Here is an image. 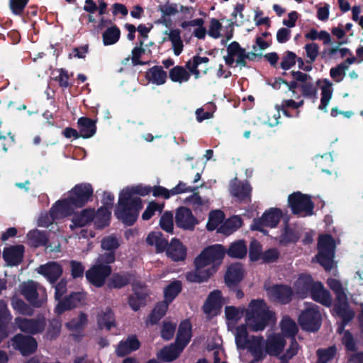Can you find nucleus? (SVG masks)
I'll use <instances>...</instances> for the list:
<instances>
[{
    "label": "nucleus",
    "mask_w": 363,
    "mask_h": 363,
    "mask_svg": "<svg viewBox=\"0 0 363 363\" xmlns=\"http://www.w3.org/2000/svg\"><path fill=\"white\" fill-rule=\"evenodd\" d=\"M245 313L247 325L252 331L263 330L269 321H274V314L269 310L266 303L262 299L252 300L248 308L227 306L225 314L229 324H234L239 321Z\"/></svg>",
    "instance_id": "f257e3e1"
},
{
    "label": "nucleus",
    "mask_w": 363,
    "mask_h": 363,
    "mask_svg": "<svg viewBox=\"0 0 363 363\" xmlns=\"http://www.w3.org/2000/svg\"><path fill=\"white\" fill-rule=\"evenodd\" d=\"M224 254L225 250L220 245L206 248L195 259V270L186 274L187 280L196 283L207 281L216 272Z\"/></svg>",
    "instance_id": "f03ea898"
},
{
    "label": "nucleus",
    "mask_w": 363,
    "mask_h": 363,
    "mask_svg": "<svg viewBox=\"0 0 363 363\" xmlns=\"http://www.w3.org/2000/svg\"><path fill=\"white\" fill-rule=\"evenodd\" d=\"M208 62L209 59L207 57L194 56L186 63V67L189 72L182 66H176L170 69L169 73V78L174 82L182 84L189 80L190 73H191L196 79H199L201 74L199 69V66L204 65L203 72L206 74L208 71L206 65Z\"/></svg>",
    "instance_id": "7ed1b4c3"
},
{
    "label": "nucleus",
    "mask_w": 363,
    "mask_h": 363,
    "mask_svg": "<svg viewBox=\"0 0 363 363\" xmlns=\"http://www.w3.org/2000/svg\"><path fill=\"white\" fill-rule=\"evenodd\" d=\"M114 261L115 255L113 252L100 255L94 265L86 271V277L87 280L95 286H101L106 279L111 273V268L108 264Z\"/></svg>",
    "instance_id": "20e7f679"
},
{
    "label": "nucleus",
    "mask_w": 363,
    "mask_h": 363,
    "mask_svg": "<svg viewBox=\"0 0 363 363\" xmlns=\"http://www.w3.org/2000/svg\"><path fill=\"white\" fill-rule=\"evenodd\" d=\"M327 284L336 295L337 300L334 311L337 315L342 319L343 323L345 324L354 316V313L348 306L345 289L342 286L340 281L336 279L329 278L327 280Z\"/></svg>",
    "instance_id": "39448f33"
},
{
    "label": "nucleus",
    "mask_w": 363,
    "mask_h": 363,
    "mask_svg": "<svg viewBox=\"0 0 363 363\" xmlns=\"http://www.w3.org/2000/svg\"><path fill=\"white\" fill-rule=\"evenodd\" d=\"M318 254L316 256L318 262L326 271L331 270L335 265L333 257L335 244L333 238L329 235H323L318 240Z\"/></svg>",
    "instance_id": "423d86ee"
},
{
    "label": "nucleus",
    "mask_w": 363,
    "mask_h": 363,
    "mask_svg": "<svg viewBox=\"0 0 363 363\" xmlns=\"http://www.w3.org/2000/svg\"><path fill=\"white\" fill-rule=\"evenodd\" d=\"M142 208L139 205H135L131 200L125 198L120 194L116 216L128 225H133L136 220L138 212Z\"/></svg>",
    "instance_id": "0eeeda50"
},
{
    "label": "nucleus",
    "mask_w": 363,
    "mask_h": 363,
    "mask_svg": "<svg viewBox=\"0 0 363 363\" xmlns=\"http://www.w3.org/2000/svg\"><path fill=\"white\" fill-rule=\"evenodd\" d=\"M321 315L318 307L314 304H307L306 309L298 318L299 324L303 330L315 332L320 327Z\"/></svg>",
    "instance_id": "6e6552de"
},
{
    "label": "nucleus",
    "mask_w": 363,
    "mask_h": 363,
    "mask_svg": "<svg viewBox=\"0 0 363 363\" xmlns=\"http://www.w3.org/2000/svg\"><path fill=\"white\" fill-rule=\"evenodd\" d=\"M21 291L25 298L35 306H41L47 300L45 289L33 281L23 283Z\"/></svg>",
    "instance_id": "1a4fd4ad"
},
{
    "label": "nucleus",
    "mask_w": 363,
    "mask_h": 363,
    "mask_svg": "<svg viewBox=\"0 0 363 363\" xmlns=\"http://www.w3.org/2000/svg\"><path fill=\"white\" fill-rule=\"evenodd\" d=\"M289 203L294 213L300 216H307L312 215L313 205L311 198L296 192L289 196Z\"/></svg>",
    "instance_id": "9d476101"
},
{
    "label": "nucleus",
    "mask_w": 363,
    "mask_h": 363,
    "mask_svg": "<svg viewBox=\"0 0 363 363\" xmlns=\"http://www.w3.org/2000/svg\"><path fill=\"white\" fill-rule=\"evenodd\" d=\"M281 217L282 212L280 209L271 208L266 211L260 218L254 221L251 228L252 230L264 232L262 229L264 226L270 228L276 227Z\"/></svg>",
    "instance_id": "9b49d317"
},
{
    "label": "nucleus",
    "mask_w": 363,
    "mask_h": 363,
    "mask_svg": "<svg viewBox=\"0 0 363 363\" xmlns=\"http://www.w3.org/2000/svg\"><path fill=\"white\" fill-rule=\"evenodd\" d=\"M227 55L224 57L225 63L233 66L235 62L237 65L244 67L246 65V60L249 57V53L242 48L238 43L234 41L227 48Z\"/></svg>",
    "instance_id": "f8f14e48"
},
{
    "label": "nucleus",
    "mask_w": 363,
    "mask_h": 363,
    "mask_svg": "<svg viewBox=\"0 0 363 363\" xmlns=\"http://www.w3.org/2000/svg\"><path fill=\"white\" fill-rule=\"evenodd\" d=\"M14 350H18L23 356L33 353L38 347L36 340L30 336L21 334L15 335L9 342Z\"/></svg>",
    "instance_id": "ddd939ff"
},
{
    "label": "nucleus",
    "mask_w": 363,
    "mask_h": 363,
    "mask_svg": "<svg viewBox=\"0 0 363 363\" xmlns=\"http://www.w3.org/2000/svg\"><path fill=\"white\" fill-rule=\"evenodd\" d=\"M93 190L90 184H82L76 185L69 192L68 196L76 207L84 206L92 195Z\"/></svg>",
    "instance_id": "4468645a"
},
{
    "label": "nucleus",
    "mask_w": 363,
    "mask_h": 363,
    "mask_svg": "<svg viewBox=\"0 0 363 363\" xmlns=\"http://www.w3.org/2000/svg\"><path fill=\"white\" fill-rule=\"evenodd\" d=\"M230 194L239 201L248 202L251 200L252 187L248 182H242L235 179L230 186Z\"/></svg>",
    "instance_id": "2eb2a0df"
},
{
    "label": "nucleus",
    "mask_w": 363,
    "mask_h": 363,
    "mask_svg": "<svg viewBox=\"0 0 363 363\" xmlns=\"http://www.w3.org/2000/svg\"><path fill=\"white\" fill-rule=\"evenodd\" d=\"M222 307V294L218 290L210 293L203 306V312L208 317L218 315Z\"/></svg>",
    "instance_id": "dca6fc26"
},
{
    "label": "nucleus",
    "mask_w": 363,
    "mask_h": 363,
    "mask_svg": "<svg viewBox=\"0 0 363 363\" xmlns=\"http://www.w3.org/2000/svg\"><path fill=\"white\" fill-rule=\"evenodd\" d=\"M77 208L70 201V197L58 201L50 209V216L52 220H58L71 215Z\"/></svg>",
    "instance_id": "f3484780"
},
{
    "label": "nucleus",
    "mask_w": 363,
    "mask_h": 363,
    "mask_svg": "<svg viewBox=\"0 0 363 363\" xmlns=\"http://www.w3.org/2000/svg\"><path fill=\"white\" fill-rule=\"evenodd\" d=\"M245 349L252 354L255 361L257 362L263 359L266 354V345L262 337L252 336L249 337Z\"/></svg>",
    "instance_id": "a211bd4d"
},
{
    "label": "nucleus",
    "mask_w": 363,
    "mask_h": 363,
    "mask_svg": "<svg viewBox=\"0 0 363 363\" xmlns=\"http://www.w3.org/2000/svg\"><path fill=\"white\" fill-rule=\"evenodd\" d=\"M267 295L270 299L280 303H286L291 300L292 295L291 289L283 285H274L270 287H265Z\"/></svg>",
    "instance_id": "6ab92c4d"
},
{
    "label": "nucleus",
    "mask_w": 363,
    "mask_h": 363,
    "mask_svg": "<svg viewBox=\"0 0 363 363\" xmlns=\"http://www.w3.org/2000/svg\"><path fill=\"white\" fill-rule=\"evenodd\" d=\"M15 323L21 331L32 334L41 332L45 327V322L41 319L32 320L18 317L15 319Z\"/></svg>",
    "instance_id": "aec40b11"
},
{
    "label": "nucleus",
    "mask_w": 363,
    "mask_h": 363,
    "mask_svg": "<svg viewBox=\"0 0 363 363\" xmlns=\"http://www.w3.org/2000/svg\"><path fill=\"white\" fill-rule=\"evenodd\" d=\"M151 191L152 189L150 187L138 185L123 189L120 194L124 196L125 199H128L131 200L135 205H139V207H143L142 201L140 198L138 197V195L145 196Z\"/></svg>",
    "instance_id": "412c9836"
},
{
    "label": "nucleus",
    "mask_w": 363,
    "mask_h": 363,
    "mask_svg": "<svg viewBox=\"0 0 363 363\" xmlns=\"http://www.w3.org/2000/svg\"><path fill=\"white\" fill-rule=\"evenodd\" d=\"M266 352L272 356L279 355L286 345L284 338L278 333H272L267 336L265 342Z\"/></svg>",
    "instance_id": "4be33fe9"
},
{
    "label": "nucleus",
    "mask_w": 363,
    "mask_h": 363,
    "mask_svg": "<svg viewBox=\"0 0 363 363\" xmlns=\"http://www.w3.org/2000/svg\"><path fill=\"white\" fill-rule=\"evenodd\" d=\"M36 271L52 283L55 282L62 274L61 265L55 262L40 265L36 269Z\"/></svg>",
    "instance_id": "5701e85b"
},
{
    "label": "nucleus",
    "mask_w": 363,
    "mask_h": 363,
    "mask_svg": "<svg viewBox=\"0 0 363 363\" xmlns=\"http://www.w3.org/2000/svg\"><path fill=\"white\" fill-rule=\"evenodd\" d=\"M176 223L182 228L191 230L196 224V220L189 209L181 207L177 211Z\"/></svg>",
    "instance_id": "b1692460"
},
{
    "label": "nucleus",
    "mask_w": 363,
    "mask_h": 363,
    "mask_svg": "<svg viewBox=\"0 0 363 363\" xmlns=\"http://www.w3.org/2000/svg\"><path fill=\"white\" fill-rule=\"evenodd\" d=\"M133 290L134 294L129 298V304L134 311H137L144 303V301L148 295V290L140 282L133 284Z\"/></svg>",
    "instance_id": "393cba45"
},
{
    "label": "nucleus",
    "mask_w": 363,
    "mask_h": 363,
    "mask_svg": "<svg viewBox=\"0 0 363 363\" xmlns=\"http://www.w3.org/2000/svg\"><path fill=\"white\" fill-rule=\"evenodd\" d=\"M85 298L84 293L77 292L72 294L64 301H60L55 308V312L61 314L67 310L77 307L82 303Z\"/></svg>",
    "instance_id": "a878e982"
},
{
    "label": "nucleus",
    "mask_w": 363,
    "mask_h": 363,
    "mask_svg": "<svg viewBox=\"0 0 363 363\" xmlns=\"http://www.w3.org/2000/svg\"><path fill=\"white\" fill-rule=\"evenodd\" d=\"M23 252V245L11 246L4 249L3 257L8 265H17L22 261Z\"/></svg>",
    "instance_id": "bb28decb"
},
{
    "label": "nucleus",
    "mask_w": 363,
    "mask_h": 363,
    "mask_svg": "<svg viewBox=\"0 0 363 363\" xmlns=\"http://www.w3.org/2000/svg\"><path fill=\"white\" fill-rule=\"evenodd\" d=\"M311 296L313 300L324 306H330L332 303L330 293L320 282L313 283L311 289Z\"/></svg>",
    "instance_id": "cd10ccee"
},
{
    "label": "nucleus",
    "mask_w": 363,
    "mask_h": 363,
    "mask_svg": "<svg viewBox=\"0 0 363 363\" xmlns=\"http://www.w3.org/2000/svg\"><path fill=\"white\" fill-rule=\"evenodd\" d=\"M318 84L320 85L321 90L320 104L318 108L326 112L327 106L333 96V84L328 79L318 80Z\"/></svg>",
    "instance_id": "c85d7f7f"
},
{
    "label": "nucleus",
    "mask_w": 363,
    "mask_h": 363,
    "mask_svg": "<svg viewBox=\"0 0 363 363\" xmlns=\"http://www.w3.org/2000/svg\"><path fill=\"white\" fill-rule=\"evenodd\" d=\"M191 337V324L187 320L182 321L179 327L176 344L183 350L189 342Z\"/></svg>",
    "instance_id": "c756f323"
},
{
    "label": "nucleus",
    "mask_w": 363,
    "mask_h": 363,
    "mask_svg": "<svg viewBox=\"0 0 363 363\" xmlns=\"http://www.w3.org/2000/svg\"><path fill=\"white\" fill-rule=\"evenodd\" d=\"M96 122L90 118L82 117L78 119L77 124L80 136L83 138L92 137L96 130Z\"/></svg>",
    "instance_id": "7c9ffc66"
},
{
    "label": "nucleus",
    "mask_w": 363,
    "mask_h": 363,
    "mask_svg": "<svg viewBox=\"0 0 363 363\" xmlns=\"http://www.w3.org/2000/svg\"><path fill=\"white\" fill-rule=\"evenodd\" d=\"M139 347L140 342L137 337L134 335H131L125 340L121 341L118 344L116 352L118 356L123 357L138 350Z\"/></svg>",
    "instance_id": "2f4dec72"
},
{
    "label": "nucleus",
    "mask_w": 363,
    "mask_h": 363,
    "mask_svg": "<svg viewBox=\"0 0 363 363\" xmlns=\"http://www.w3.org/2000/svg\"><path fill=\"white\" fill-rule=\"evenodd\" d=\"M243 277V269L240 264L236 263L230 265L226 272L225 276V283L228 286H233L239 281Z\"/></svg>",
    "instance_id": "473e14b6"
},
{
    "label": "nucleus",
    "mask_w": 363,
    "mask_h": 363,
    "mask_svg": "<svg viewBox=\"0 0 363 363\" xmlns=\"http://www.w3.org/2000/svg\"><path fill=\"white\" fill-rule=\"evenodd\" d=\"M167 255L174 261L183 260L186 257V249L177 239H172L167 249Z\"/></svg>",
    "instance_id": "72a5a7b5"
},
{
    "label": "nucleus",
    "mask_w": 363,
    "mask_h": 363,
    "mask_svg": "<svg viewBox=\"0 0 363 363\" xmlns=\"http://www.w3.org/2000/svg\"><path fill=\"white\" fill-rule=\"evenodd\" d=\"M94 211L91 209H84L79 213H77L72 218V224L70 225L71 229L77 227H83L93 220Z\"/></svg>",
    "instance_id": "f704fd0d"
},
{
    "label": "nucleus",
    "mask_w": 363,
    "mask_h": 363,
    "mask_svg": "<svg viewBox=\"0 0 363 363\" xmlns=\"http://www.w3.org/2000/svg\"><path fill=\"white\" fill-rule=\"evenodd\" d=\"M165 35L168 36L172 43V48L174 54L179 56L183 51L184 43L181 38V32L178 29H172L165 31Z\"/></svg>",
    "instance_id": "c9c22d12"
},
{
    "label": "nucleus",
    "mask_w": 363,
    "mask_h": 363,
    "mask_svg": "<svg viewBox=\"0 0 363 363\" xmlns=\"http://www.w3.org/2000/svg\"><path fill=\"white\" fill-rule=\"evenodd\" d=\"M183 349L176 343L161 350L157 354L158 359L164 362H172L179 357Z\"/></svg>",
    "instance_id": "e433bc0d"
},
{
    "label": "nucleus",
    "mask_w": 363,
    "mask_h": 363,
    "mask_svg": "<svg viewBox=\"0 0 363 363\" xmlns=\"http://www.w3.org/2000/svg\"><path fill=\"white\" fill-rule=\"evenodd\" d=\"M120 36V29L115 25L111 26L102 33L103 43L105 46L114 45L119 40Z\"/></svg>",
    "instance_id": "4c0bfd02"
},
{
    "label": "nucleus",
    "mask_w": 363,
    "mask_h": 363,
    "mask_svg": "<svg viewBox=\"0 0 363 363\" xmlns=\"http://www.w3.org/2000/svg\"><path fill=\"white\" fill-rule=\"evenodd\" d=\"M242 220L238 216H235L229 219L226 220L218 228V232L225 234L230 235L237 229H238L242 225Z\"/></svg>",
    "instance_id": "58836bf2"
},
{
    "label": "nucleus",
    "mask_w": 363,
    "mask_h": 363,
    "mask_svg": "<svg viewBox=\"0 0 363 363\" xmlns=\"http://www.w3.org/2000/svg\"><path fill=\"white\" fill-rule=\"evenodd\" d=\"M149 80L157 85L163 84L167 79V74L161 67H153L147 73Z\"/></svg>",
    "instance_id": "ea45409f"
},
{
    "label": "nucleus",
    "mask_w": 363,
    "mask_h": 363,
    "mask_svg": "<svg viewBox=\"0 0 363 363\" xmlns=\"http://www.w3.org/2000/svg\"><path fill=\"white\" fill-rule=\"evenodd\" d=\"M169 303H170L166 300L159 303L155 306L152 313L150 315L147 322L152 325L155 324L159 320L161 319L162 317L165 315Z\"/></svg>",
    "instance_id": "a19ab883"
},
{
    "label": "nucleus",
    "mask_w": 363,
    "mask_h": 363,
    "mask_svg": "<svg viewBox=\"0 0 363 363\" xmlns=\"http://www.w3.org/2000/svg\"><path fill=\"white\" fill-rule=\"evenodd\" d=\"M312 278L309 275H301L296 281L295 286L297 293L304 296L313 286Z\"/></svg>",
    "instance_id": "79ce46f5"
},
{
    "label": "nucleus",
    "mask_w": 363,
    "mask_h": 363,
    "mask_svg": "<svg viewBox=\"0 0 363 363\" xmlns=\"http://www.w3.org/2000/svg\"><path fill=\"white\" fill-rule=\"evenodd\" d=\"M280 327L281 332L286 337H294L298 332L296 323L288 316L283 317Z\"/></svg>",
    "instance_id": "37998d69"
},
{
    "label": "nucleus",
    "mask_w": 363,
    "mask_h": 363,
    "mask_svg": "<svg viewBox=\"0 0 363 363\" xmlns=\"http://www.w3.org/2000/svg\"><path fill=\"white\" fill-rule=\"evenodd\" d=\"M146 240L149 245H155L157 252H162L167 246V240L162 238L160 232L150 233Z\"/></svg>",
    "instance_id": "c03bdc74"
},
{
    "label": "nucleus",
    "mask_w": 363,
    "mask_h": 363,
    "mask_svg": "<svg viewBox=\"0 0 363 363\" xmlns=\"http://www.w3.org/2000/svg\"><path fill=\"white\" fill-rule=\"evenodd\" d=\"M98 323L101 328L110 330L114 325V316L111 310L106 308L98 316Z\"/></svg>",
    "instance_id": "a18cd8bd"
},
{
    "label": "nucleus",
    "mask_w": 363,
    "mask_h": 363,
    "mask_svg": "<svg viewBox=\"0 0 363 363\" xmlns=\"http://www.w3.org/2000/svg\"><path fill=\"white\" fill-rule=\"evenodd\" d=\"M235 343L238 349H245V346L249 340L246 325H241L236 328L235 330Z\"/></svg>",
    "instance_id": "49530a36"
},
{
    "label": "nucleus",
    "mask_w": 363,
    "mask_h": 363,
    "mask_svg": "<svg viewBox=\"0 0 363 363\" xmlns=\"http://www.w3.org/2000/svg\"><path fill=\"white\" fill-rule=\"evenodd\" d=\"M227 254L230 257L241 259L247 254V246L242 241L235 242L230 245Z\"/></svg>",
    "instance_id": "de8ad7c7"
},
{
    "label": "nucleus",
    "mask_w": 363,
    "mask_h": 363,
    "mask_svg": "<svg viewBox=\"0 0 363 363\" xmlns=\"http://www.w3.org/2000/svg\"><path fill=\"white\" fill-rule=\"evenodd\" d=\"M224 214L220 211H215L210 213L208 221L207 223V228L209 230H214L218 228L223 224Z\"/></svg>",
    "instance_id": "09e8293b"
},
{
    "label": "nucleus",
    "mask_w": 363,
    "mask_h": 363,
    "mask_svg": "<svg viewBox=\"0 0 363 363\" xmlns=\"http://www.w3.org/2000/svg\"><path fill=\"white\" fill-rule=\"evenodd\" d=\"M94 216L95 224L98 228H104L108 224L111 217V211L107 207H101L99 208Z\"/></svg>",
    "instance_id": "8fccbe9b"
},
{
    "label": "nucleus",
    "mask_w": 363,
    "mask_h": 363,
    "mask_svg": "<svg viewBox=\"0 0 363 363\" xmlns=\"http://www.w3.org/2000/svg\"><path fill=\"white\" fill-rule=\"evenodd\" d=\"M182 289V284L179 281H174L164 289V300L171 303L179 294Z\"/></svg>",
    "instance_id": "3c124183"
},
{
    "label": "nucleus",
    "mask_w": 363,
    "mask_h": 363,
    "mask_svg": "<svg viewBox=\"0 0 363 363\" xmlns=\"http://www.w3.org/2000/svg\"><path fill=\"white\" fill-rule=\"evenodd\" d=\"M131 279L128 274H116L112 276L108 281L110 288H121L128 284Z\"/></svg>",
    "instance_id": "603ef678"
},
{
    "label": "nucleus",
    "mask_w": 363,
    "mask_h": 363,
    "mask_svg": "<svg viewBox=\"0 0 363 363\" xmlns=\"http://www.w3.org/2000/svg\"><path fill=\"white\" fill-rule=\"evenodd\" d=\"M184 6L181 5L169 2L160 6V11L164 16H174L179 12L186 13L189 11H184Z\"/></svg>",
    "instance_id": "864d4df0"
},
{
    "label": "nucleus",
    "mask_w": 363,
    "mask_h": 363,
    "mask_svg": "<svg viewBox=\"0 0 363 363\" xmlns=\"http://www.w3.org/2000/svg\"><path fill=\"white\" fill-rule=\"evenodd\" d=\"M27 236L29 243L34 247L44 245L47 242L45 234L38 230L30 231Z\"/></svg>",
    "instance_id": "5fc2aeb1"
},
{
    "label": "nucleus",
    "mask_w": 363,
    "mask_h": 363,
    "mask_svg": "<svg viewBox=\"0 0 363 363\" xmlns=\"http://www.w3.org/2000/svg\"><path fill=\"white\" fill-rule=\"evenodd\" d=\"M336 353L335 347H330L326 349H319L317 350L318 361L317 363H329L334 357Z\"/></svg>",
    "instance_id": "6e6d98bb"
},
{
    "label": "nucleus",
    "mask_w": 363,
    "mask_h": 363,
    "mask_svg": "<svg viewBox=\"0 0 363 363\" xmlns=\"http://www.w3.org/2000/svg\"><path fill=\"white\" fill-rule=\"evenodd\" d=\"M120 246V242L116 237L113 235L107 236L101 240V247L103 250L113 252Z\"/></svg>",
    "instance_id": "4d7b16f0"
},
{
    "label": "nucleus",
    "mask_w": 363,
    "mask_h": 363,
    "mask_svg": "<svg viewBox=\"0 0 363 363\" xmlns=\"http://www.w3.org/2000/svg\"><path fill=\"white\" fill-rule=\"evenodd\" d=\"M223 26L218 20L211 18L208 28V35L212 38L217 39L221 36L220 32Z\"/></svg>",
    "instance_id": "13d9d810"
},
{
    "label": "nucleus",
    "mask_w": 363,
    "mask_h": 363,
    "mask_svg": "<svg viewBox=\"0 0 363 363\" xmlns=\"http://www.w3.org/2000/svg\"><path fill=\"white\" fill-rule=\"evenodd\" d=\"M347 70V67L346 65L340 63L337 66L330 69V75L335 82H340L344 79Z\"/></svg>",
    "instance_id": "bf43d9fd"
},
{
    "label": "nucleus",
    "mask_w": 363,
    "mask_h": 363,
    "mask_svg": "<svg viewBox=\"0 0 363 363\" xmlns=\"http://www.w3.org/2000/svg\"><path fill=\"white\" fill-rule=\"evenodd\" d=\"M304 49L306 56L308 58V63H313L319 54V46L315 43H308L305 45Z\"/></svg>",
    "instance_id": "052dcab7"
},
{
    "label": "nucleus",
    "mask_w": 363,
    "mask_h": 363,
    "mask_svg": "<svg viewBox=\"0 0 363 363\" xmlns=\"http://www.w3.org/2000/svg\"><path fill=\"white\" fill-rule=\"evenodd\" d=\"M160 225L164 230L168 233H172L174 227L172 213L169 212L164 213L160 218Z\"/></svg>",
    "instance_id": "680f3d73"
},
{
    "label": "nucleus",
    "mask_w": 363,
    "mask_h": 363,
    "mask_svg": "<svg viewBox=\"0 0 363 363\" xmlns=\"http://www.w3.org/2000/svg\"><path fill=\"white\" fill-rule=\"evenodd\" d=\"M86 315L84 314L79 315L76 319L72 320L67 323V326L72 331H77L84 327L86 323Z\"/></svg>",
    "instance_id": "e2e57ef3"
},
{
    "label": "nucleus",
    "mask_w": 363,
    "mask_h": 363,
    "mask_svg": "<svg viewBox=\"0 0 363 363\" xmlns=\"http://www.w3.org/2000/svg\"><path fill=\"white\" fill-rule=\"evenodd\" d=\"M27 4L28 0H9L10 9L15 15H21Z\"/></svg>",
    "instance_id": "0e129e2a"
},
{
    "label": "nucleus",
    "mask_w": 363,
    "mask_h": 363,
    "mask_svg": "<svg viewBox=\"0 0 363 363\" xmlns=\"http://www.w3.org/2000/svg\"><path fill=\"white\" fill-rule=\"evenodd\" d=\"M296 57L294 52L290 51L286 52L281 62V67L285 70L290 69L296 63Z\"/></svg>",
    "instance_id": "69168bd1"
},
{
    "label": "nucleus",
    "mask_w": 363,
    "mask_h": 363,
    "mask_svg": "<svg viewBox=\"0 0 363 363\" xmlns=\"http://www.w3.org/2000/svg\"><path fill=\"white\" fill-rule=\"evenodd\" d=\"M261 251H262V247H261L260 244L255 240L252 241L250 243V252H249L250 257L251 260L256 261V260H258L259 259H260L262 257V255L261 253Z\"/></svg>",
    "instance_id": "338daca9"
},
{
    "label": "nucleus",
    "mask_w": 363,
    "mask_h": 363,
    "mask_svg": "<svg viewBox=\"0 0 363 363\" xmlns=\"http://www.w3.org/2000/svg\"><path fill=\"white\" fill-rule=\"evenodd\" d=\"M300 87L302 90L303 95L306 97H314L316 95L317 90L314 86L312 79L304 84H301Z\"/></svg>",
    "instance_id": "774afa93"
}]
</instances>
